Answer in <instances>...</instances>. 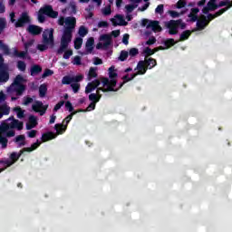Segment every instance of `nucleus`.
<instances>
[{"mask_svg": "<svg viewBox=\"0 0 232 232\" xmlns=\"http://www.w3.org/2000/svg\"><path fill=\"white\" fill-rule=\"evenodd\" d=\"M137 72L140 75H144L148 72V67L145 61H140L137 64Z\"/></svg>", "mask_w": 232, "mask_h": 232, "instance_id": "5701e85b", "label": "nucleus"}, {"mask_svg": "<svg viewBox=\"0 0 232 232\" xmlns=\"http://www.w3.org/2000/svg\"><path fill=\"white\" fill-rule=\"evenodd\" d=\"M41 72H43V67H41V65L39 64H34L33 66H31L30 75L32 77H35V75H39Z\"/></svg>", "mask_w": 232, "mask_h": 232, "instance_id": "393cba45", "label": "nucleus"}, {"mask_svg": "<svg viewBox=\"0 0 232 232\" xmlns=\"http://www.w3.org/2000/svg\"><path fill=\"white\" fill-rule=\"evenodd\" d=\"M71 88L72 89L73 93H79V91L81 90V83L72 82L71 84Z\"/></svg>", "mask_w": 232, "mask_h": 232, "instance_id": "49530a36", "label": "nucleus"}, {"mask_svg": "<svg viewBox=\"0 0 232 232\" xmlns=\"http://www.w3.org/2000/svg\"><path fill=\"white\" fill-rule=\"evenodd\" d=\"M207 6H208V10H210V12H215V10H218V4H216L215 2H208L207 4Z\"/></svg>", "mask_w": 232, "mask_h": 232, "instance_id": "79ce46f5", "label": "nucleus"}, {"mask_svg": "<svg viewBox=\"0 0 232 232\" xmlns=\"http://www.w3.org/2000/svg\"><path fill=\"white\" fill-rule=\"evenodd\" d=\"M223 14H226V9H220L219 11L216 12L214 14H208L207 17V23L209 24L213 19H217V17H220Z\"/></svg>", "mask_w": 232, "mask_h": 232, "instance_id": "4be33fe9", "label": "nucleus"}, {"mask_svg": "<svg viewBox=\"0 0 232 232\" xmlns=\"http://www.w3.org/2000/svg\"><path fill=\"white\" fill-rule=\"evenodd\" d=\"M28 34H31V35H41L43 34V27H39L35 24H30L27 27Z\"/></svg>", "mask_w": 232, "mask_h": 232, "instance_id": "a211bd4d", "label": "nucleus"}, {"mask_svg": "<svg viewBox=\"0 0 232 232\" xmlns=\"http://www.w3.org/2000/svg\"><path fill=\"white\" fill-rule=\"evenodd\" d=\"M175 44L176 42L173 38H169L164 42V46H166V48H171V46H175Z\"/></svg>", "mask_w": 232, "mask_h": 232, "instance_id": "ea45409f", "label": "nucleus"}, {"mask_svg": "<svg viewBox=\"0 0 232 232\" xmlns=\"http://www.w3.org/2000/svg\"><path fill=\"white\" fill-rule=\"evenodd\" d=\"M39 146H41V142L39 141V140H36V142L33 143L31 145V147H27V148H24L22 149L19 153L17 152H12L9 159H11V161L14 162V164H15V162L18 161L19 159H21V156L27 151L28 153H31V151H35V150H37V148H39Z\"/></svg>", "mask_w": 232, "mask_h": 232, "instance_id": "423d86ee", "label": "nucleus"}, {"mask_svg": "<svg viewBox=\"0 0 232 232\" xmlns=\"http://www.w3.org/2000/svg\"><path fill=\"white\" fill-rule=\"evenodd\" d=\"M65 108L66 110H68V111H70V113H73L74 111L73 105H72V102L70 101H67L65 102Z\"/></svg>", "mask_w": 232, "mask_h": 232, "instance_id": "3c124183", "label": "nucleus"}, {"mask_svg": "<svg viewBox=\"0 0 232 232\" xmlns=\"http://www.w3.org/2000/svg\"><path fill=\"white\" fill-rule=\"evenodd\" d=\"M46 14L41 13V11H38V21L39 23H44V21H46V16H44Z\"/></svg>", "mask_w": 232, "mask_h": 232, "instance_id": "6e6d98bb", "label": "nucleus"}, {"mask_svg": "<svg viewBox=\"0 0 232 232\" xmlns=\"http://www.w3.org/2000/svg\"><path fill=\"white\" fill-rule=\"evenodd\" d=\"M82 47V38H81V37L75 38V40H74L75 50H81Z\"/></svg>", "mask_w": 232, "mask_h": 232, "instance_id": "4c0bfd02", "label": "nucleus"}, {"mask_svg": "<svg viewBox=\"0 0 232 232\" xmlns=\"http://www.w3.org/2000/svg\"><path fill=\"white\" fill-rule=\"evenodd\" d=\"M128 55H129V53L128 51H121V53H120V56H119V61H121V63H124V61H126V59H128Z\"/></svg>", "mask_w": 232, "mask_h": 232, "instance_id": "37998d69", "label": "nucleus"}, {"mask_svg": "<svg viewBox=\"0 0 232 232\" xmlns=\"http://www.w3.org/2000/svg\"><path fill=\"white\" fill-rule=\"evenodd\" d=\"M66 10H70L71 14H73L75 15V14H77V5L75 4V2H70L69 7L63 9V13L64 14Z\"/></svg>", "mask_w": 232, "mask_h": 232, "instance_id": "c756f323", "label": "nucleus"}, {"mask_svg": "<svg viewBox=\"0 0 232 232\" xmlns=\"http://www.w3.org/2000/svg\"><path fill=\"white\" fill-rule=\"evenodd\" d=\"M144 53H146V55H153L155 53V51H153L151 48L150 47H146L144 49Z\"/></svg>", "mask_w": 232, "mask_h": 232, "instance_id": "774afa93", "label": "nucleus"}, {"mask_svg": "<svg viewBox=\"0 0 232 232\" xmlns=\"http://www.w3.org/2000/svg\"><path fill=\"white\" fill-rule=\"evenodd\" d=\"M30 24V15L28 13H22L17 22L14 24L15 28H23L25 24Z\"/></svg>", "mask_w": 232, "mask_h": 232, "instance_id": "9b49d317", "label": "nucleus"}, {"mask_svg": "<svg viewBox=\"0 0 232 232\" xmlns=\"http://www.w3.org/2000/svg\"><path fill=\"white\" fill-rule=\"evenodd\" d=\"M145 64L148 68V70H151L152 68H155L156 64H157V60L153 59V58H148V56L145 57Z\"/></svg>", "mask_w": 232, "mask_h": 232, "instance_id": "a878e982", "label": "nucleus"}, {"mask_svg": "<svg viewBox=\"0 0 232 232\" xmlns=\"http://www.w3.org/2000/svg\"><path fill=\"white\" fill-rule=\"evenodd\" d=\"M3 115H10V107L6 104L0 106V119H3Z\"/></svg>", "mask_w": 232, "mask_h": 232, "instance_id": "cd10ccee", "label": "nucleus"}, {"mask_svg": "<svg viewBox=\"0 0 232 232\" xmlns=\"http://www.w3.org/2000/svg\"><path fill=\"white\" fill-rule=\"evenodd\" d=\"M34 102V98L25 97L24 98V106H28V104H32Z\"/></svg>", "mask_w": 232, "mask_h": 232, "instance_id": "e2e57ef3", "label": "nucleus"}, {"mask_svg": "<svg viewBox=\"0 0 232 232\" xmlns=\"http://www.w3.org/2000/svg\"><path fill=\"white\" fill-rule=\"evenodd\" d=\"M169 14L170 17H172L173 19H175L177 17H180V14L177 11H169Z\"/></svg>", "mask_w": 232, "mask_h": 232, "instance_id": "69168bd1", "label": "nucleus"}, {"mask_svg": "<svg viewBox=\"0 0 232 232\" xmlns=\"http://www.w3.org/2000/svg\"><path fill=\"white\" fill-rule=\"evenodd\" d=\"M147 28H151L152 32H162V27L160 26L159 21H150V23L147 25Z\"/></svg>", "mask_w": 232, "mask_h": 232, "instance_id": "412c9836", "label": "nucleus"}, {"mask_svg": "<svg viewBox=\"0 0 232 232\" xmlns=\"http://www.w3.org/2000/svg\"><path fill=\"white\" fill-rule=\"evenodd\" d=\"M52 75H53V71H52L50 69H45V71L42 74V78L46 79V77H50Z\"/></svg>", "mask_w": 232, "mask_h": 232, "instance_id": "09e8293b", "label": "nucleus"}, {"mask_svg": "<svg viewBox=\"0 0 232 232\" xmlns=\"http://www.w3.org/2000/svg\"><path fill=\"white\" fill-rule=\"evenodd\" d=\"M114 17L111 19L113 26H128V22H126L123 15L116 14Z\"/></svg>", "mask_w": 232, "mask_h": 232, "instance_id": "ddd939ff", "label": "nucleus"}, {"mask_svg": "<svg viewBox=\"0 0 232 232\" xmlns=\"http://www.w3.org/2000/svg\"><path fill=\"white\" fill-rule=\"evenodd\" d=\"M72 31H69V29H63L60 47L57 50L58 55H62V53H64L65 50H68V44L72 43Z\"/></svg>", "mask_w": 232, "mask_h": 232, "instance_id": "7ed1b4c3", "label": "nucleus"}, {"mask_svg": "<svg viewBox=\"0 0 232 232\" xmlns=\"http://www.w3.org/2000/svg\"><path fill=\"white\" fill-rule=\"evenodd\" d=\"M0 144L4 150L6 149L8 147V139L5 136H0Z\"/></svg>", "mask_w": 232, "mask_h": 232, "instance_id": "a18cd8bd", "label": "nucleus"}, {"mask_svg": "<svg viewBox=\"0 0 232 232\" xmlns=\"http://www.w3.org/2000/svg\"><path fill=\"white\" fill-rule=\"evenodd\" d=\"M155 13L162 15V14H164V5L162 4L159 5L155 9Z\"/></svg>", "mask_w": 232, "mask_h": 232, "instance_id": "8fccbe9b", "label": "nucleus"}, {"mask_svg": "<svg viewBox=\"0 0 232 232\" xmlns=\"http://www.w3.org/2000/svg\"><path fill=\"white\" fill-rule=\"evenodd\" d=\"M16 66L20 72H26V63L18 61Z\"/></svg>", "mask_w": 232, "mask_h": 232, "instance_id": "c03bdc74", "label": "nucleus"}, {"mask_svg": "<svg viewBox=\"0 0 232 232\" xmlns=\"http://www.w3.org/2000/svg\"><path fill=\"white\" fill-rule=\"evenodd\" d=\"M109 82H111V81L115 82V86H117V77H119V74L117 73V70H115V67L111 65L109 70Z\"/></svg>", "mask_w": 232, "mask_h": 232, "instance_id": "aec40b11", "label": "nucleus"}, {"mask_svg": "<svg viewBox=\"0 0 232 232\" xmlns=\"http://www.w3.org/2000/svg\"><path fill=\"white\" fill-rule=\"evenodd\" d=\"M100 41H103L104 43V46H106L107 48L110 47V45L111 44V35L110 34H102L100 36Z\"/></svg>", "mask_w": 232, "mask_h": 232, "instance_id": "bb28decb", "label": "nucleus"}, {"mask_svg": "<svg viewBox=\"0 0 232 232\" xmlns=\"http://www.w3.org/2000/svg\"><path fill=\"white\" fill-rule=\"evenodd\" d=\"M43 43L37 45V50L40 52H45V50H48V46H51V48H53L55 44V41L53 40V28L44 30L43 34Z\"/></svg>", "mask_w": 232, "mask_h": 232, "instance_id": "f03ea898", "label": "nucleus"}, {"mask_svg": "<svg viewBox=\"0 0 232 232\" xmlns=\"http://www.w3.org/2000/svg\"><path fill=\"white\" fill-rule=\"evenodd\" d=\"M46 92H48V87L46 84H41L39 87V96L40 97H46Z\"/></svg>", "mask_w": 232, "mask_h": 232, "instance_id": "72a5a7b5", "label": "nucleus"}, {"mask_svg": "<svg viewBox=\"0 0 232 232\" xmlns=\"http://www.w3.org/2000/svg\"><path fill=\"white\" fill-rule=\"evenodd\" d=\"M99 86H101V80L99 79L89 82L85 87V93H92V92H93V90H95L96 88H99Z\"/></svg>", "mask_w": 232, "mask_h": 232, "instance_id": "f3484780", "label": "nucleus"}, {"mask_svg": "<svg viewBox=\"0 0 232 232\" xmlns=\"http://www.w3.org/2000/svg\"><path fill=\"white\" fill-rule=\"evenodd\" d=\"M23 81H24V78H23V76L18 74L14 78V82L10 85L8 90L11 92H15L16 95L18 97H21V95H23V93H24V90H26V86H24V84H23Z\"/></svg>", "mask_w": 232, "mask_h": 232, "instance_id": "39448f33", "label": "nucleus"}, {"mask_svg": "<svg viewBox=\"0 0 232 232\" xmlns=\"http://www.w3.org/2000/svg\"><path fill=\"white\" fill-rule=\"evenodd\" d=\"M186 5H188V2L186 0H179L176 6L177 8L180 9V8H184Z\"/></svg>", "mask_w": 232, "mask_h": 232, "instance_id": "603ef678", "label": "nucleus"}, {"mask_svg": "<svg viewBox=\"0 0 232 232\" xmlns=\"http://www.w3.org/2000/svg\"><path fill=\"white\" fill-rule=\"evenodd\" d=\"M27 54H28V51H26V50L22 51V52H19V50H17V49L14 50V57H19L20 59H24Z\"/></svg>", "mask_w": 232, "mask_h": 232, "instance_id": "473e14b6", "label": "nucleus"}, {"mask_svg": "<svg viewBox=\"0 0 232 232\" xmlns=\"http://www.w3.org/2000/svg\"><path fill=\"white\" fill-rule=\"evenodd\" d=\"M97 78V69L91 67L88 73V80L92 81V79Z\"/></svg>", "mask_w": 232, "mask_h": 232, "instance_id": "f704fd0d", "label": "nucleus"}, {"mask_svg": "<svg viewBox=\"0 0 232 232\" xmlns=\"http://www.w3.org/2000/svg\"><path fill=\"white\" fill-rule=\"evenodd\" d=\"M102 14L103 15H111V7L108 6V7H104L102 10Z\"/></svg>", "mask_w": 232, "mask_h": 232, "instance_id": "bf43d9fd", "label": "nucleus"}, {"mask_svg": "<svg viewBox=\"0 0 232 232\" xmlns=\"http://www.w3.org/2000/svg\"><path fill=\"white\" fill-rule=\"evenodd\" d=\"M14 142L17 143L18 148L26 146V137L24 135H18L14 138Z\"/></svg>", "mask_w": 232, "mask_h": 232, "instance_id": "b1692460", "label": "nucleus"}, {"mask_svg": "<svg viewBox=\"0 0 232 232\" xmlns=\"http://www.w3.org/2000/svg\"><path fill=\"white\" fill-rule=\"evenodd\" d=\"M208 17L206 15H201L200 19H198L196 26L198 32H202V30L206 29V26H208Z\"/></svg>", "mask_w": 232, "mask_h": 232, "instance_id": "4468645a", "label": "nucleus"}, {"mask_svg": "<svg viewBox=\"0 0 232 232\" xmlns=\"http://www.w3.org/2000/svg\"><path fill=\"white\" fill-rule=\"evenodd\" d=\"M40 13L44 14V15H46L47 17H50L51 19H57V17H59V12L54 11L53 6L50 5H45L41 7Z\"/></svg>", "mask_w": 232, "mask_h": 232, "instance_id": "1a4fd4ad", "label": "nucleus"}, {"mask_svg": "<svg viewBox=\"0 0 232 232\" xmlns=\"http://www.w3.org/2000/svg\"><path fill=\"white\" fill-rule=\"evenodd\" d=\"M8 81H10L8 67H0V83L8 82Z\"/></svg>", "mask_w": 232, "mask_h": 232, "instance_id": "2eb2a0df", "label": "nucleus"}, {"mask_svg": "<svg viewBox=\"0 0 232 232\" xmlns=\"http://www.w3.org/2000/svg\"><path fill=\"white\" fill-rule=\"evenodd\" d=\"M65 24L64 30L73 32L75 30V24H77V19L75 17H67L65 18Z\"/></svg>", "mask_w": 232, "mask_h": 232, "instance_id": "dca6fc26", "label": "nucleus"}, {"mask_svg": "<svg viewBox=\"0 0 232 232\" xmlns=\"http://www.w3.org/2000/svg\"><path fill=\"white\" fill-rule=\"evenodd\" d=\"M29 124L35 128L37 126V118L34 115L29 116Z\"/></svg>", "mask_w": 232, "mask_h": 232, "instance_id": "de8ad7c7", "label": "nucleus"}, {"mask_svg": "<svg viewBox=\"0 0 232 232\" xmlns=\"http://www.w3.org/2000/svg\"><path fill=\"white\" fill-rule=\"evenodd\" d=\"M102 87L97 88V93H101V92H103V93H107L108 92H117L119 89H115V82L111 81L110 82V78L102 77L101 78Z\"/></svg>", "mask_w": 232, "mask_h": 232, "instance_id": "0eeeda50", "label": "nucleus"}, {"mask_svg": "<svg viewBox=\"0 0 232 232\" xmlns=\"http://www.w3.org/2000/svg\"><path fill=\"white\" fill-rule=\"evenodd\" d=\"M97 103L91 102L88 107L85 109V111H92V110H95V106Z\"/></svg>", "mask_w": 232, "mask_h": 232, "instance_id": "338daca9", "label": "nucleus"}, {"mask_svg": "<svg viewBox=\"0 0 232 232\" xmlns=\"http://www.w3.org/2000/svg\"><path fill=\"white\" fill-rule=\"evenodd\" d=\"M165 26L168 28L169 35H177L179 28L186 30V23H183L182 19L169 20L165 24Z\"/></svg>", "mask_w": 232, "mask_h": 232, "instance_id": "20e7f679", "label": "nucleus"}, {"mask_svg": "<svg viewBox=\"0 0 232 232\" xmlns=\"http://www.w3.org/2000/svg\"><path fill=\"white\" fill-rule=\"evenodd\" d=\"M64 53H63V59H70V57H72L73 55V51L72 50H65L63 51Z\"/></svg>", "mask_w": 232, "mask_h": 232, "instance_id": "5fc2aeb1", "label": "nucleus"}, {"mask_svg": "<svg viewBox=\"0 0 232 232\" xmlns=\"http://www.w3.org/2000/svg\"><path fill=\"white\" fill-rule=\"evenodd\" d=\"M55 139V134L53 132H45L42 135V141L48 142V140H53Z\"/></svg>", "mask_w": 232, "mask_h": 232, "instance_id": "c85d7f7f", "label": "nucleus"}, {"mask_svg": "<svg viewBox=\"0 0 232 232\" xmlns=\"http://www.w3.org/2000/svg\"><path fill=\"white\" fill-rule=\"evenodd\" d=\"M78 34L80 37H86V35H88V29L84 25H81Z\"/></svg>", "mask_w": 232, "mask_h": 232, "instance_id": "c9c22d12", "label": "nucleus"}, {"mask_svg": "<svg viewBox=\"0 0 232 232\" xmlns=\"http://www.w3.org/2000/svg\"><path fill=\"white\" fill-rule=\"evenodd\" d=\"M6 18L5 17H0V34L5 32V29L6 28Z\"/></svg>", "mask_w": 232, "mask_h": 232, "instance_id": "58836bf2", "label": "nucleus"}, {"mask_svg": "<svg viewBox=\"0 0 232 232\" xmlns=\"http://www.w3.org/2000/svg\"><path fill=\"white\" fill-rule=\"evenodd\" d=\"M73 115H77V111L71 112L64 120L66 121V125L63 123H57L54 125V130H56L58 135H63L64 131H66V129L68 128V124H70V121L73 119Z\"/></svg>", "mask_w": 232, "mask_h": 232, "instance_id": "6e6552de", "label": "nucleus"}, {"mask_svg": "<svg viewBox=\"0 0 232 232\" xmlns=\"http://www.w3.org/2000/svg\"><path fill=\"white\" fill-rule=\"evenodd\" d=\"M64 106V101H60L53 108V111H59Z\"/></svg>", "mask_w": 232, "mask_h": 232, "instance_id": "052dcab7", "label": "nucleus"}, {"mask_svg": "<svg viewBox=\"0 0 232 232\" xmlns=\"http://www.w3.org/2000/svg\"><path fill=\"white\" fill-rule=\"evenodd\" d=\"M14 110L18 119H24V111L21 107H15Z\"/></svg>", "mask_w": 232, "mask_h": 232, "instance_id": "e433bc0d", "label": "nucleus"}, {"mask_svg": "<svg viewBox=\"0 0 232 232\" xmlns=\"http://www.w3.org/2000/svg\"><path fill=\"white\" fill-rule=\"evenodd\" d=\"M84 79V76L82 74L76 76H63L62 79V84H72V82H81Z\"/></svg>", "mask_w": 232, "mask_h": 232, "instance_id": "f8f14e48", "label": "nucleus"}, {"mask_svg": "<svg viewBox=\"0 0 232 232\" xmlns=\"http://www.w3.org/2000/svg\"><path fill=\"white\" fill-rule=\"evenodd\" d=\"M229 0H224L221 1L218 4V8H222V6H227L226 8H227V6H229Z\"/></svg>", "mask_w": 232, "mask_h": 232, "instance_id": "4d7b16f0", "label": "nucleus"}, {"mask_svg": "<svg viewBox=\"0 0 232 232\" xmlns=\"http://www.w3.org/2000/svg\"><path fill=\"white\" fill-rule=\"evenodd\" d=\"M95 44V39L93 37L88 38L85 44V55L92 53L93 52V45Z\"/></svg>", "mask_w": 232, "mask_h": 232, "instance_id": "6ab92c4d", "label": "nucleus"}, {"mask_svg": "<svg viewBox=\"0 0 232 232\" xmlns=\"http://www.w3.org/2000/svg\"><path fill=\"white\" fill-rule=\"evenodd\" d=\"M24 124L23 121H20L19 120H13L10 123L8 122H3L0 125V131L2 133H5V139H11V137H15V130H18V131H21L23 130Z\"/></svg>", "mask_w": 232, "mask_h": 232, "instance_id": "f257e3e1", "label": "nucleus"}, {"mask_svg": "<svg viewBox=\"0 0 232 232\" xmlns=\"http://www.w3.org/2000/svg\"><path fill=\"white\" fill-rule=\"evenodd\" d=\"M1 50L4 52L5 55H10V48L5 44H4V45H2Z\"/></svg>", "mask_w": 232, "mask_h": 232, "instance_id": "680f3d73", "label": "nucleus"}, {"mask_svg": "<svg viewBox=\"0 0 232 232\" xmlns=\"http://www.w3.org/2000/svg\"><path fill=\"white\" fill-rule=\"evenodd\" d=\"M32 109L35 111V113H40L41 116L46 113L48 110V105H44L41 101H35L32 105Z\"/></svg>", "mask_w": 232, "mask_h": 232, "instance_id": "9d476101", "label": "nucleus"}, {"mask_svg": "<svg viewBox=\"0 0 232 232\" xmlns=\"http://www.w3.org/2000/svg\"><path fill=\"white\" fill-rule=\"evenodd\" d=\"M72 64H76V66H81V64H82L81 56H75L73 58Z\"/></svg>", "mask_w": 232, "mask_h": 232, "instance_id": "13d9d810", "label": "nucleus"}, {"mask_svg": "<svg viewBox=\"0 0 232 232\" xmlns=\"http://www.w3.org/2000/svg\"><path fill=\"white\" fill-rule=\"evenodd\" d=\"M191 36V31L190 30H186L181 33L179 35V41H188L189 37Z\"/></svg>", "mask_w": 232, "mask_h": 232, "instance_id": "2f4dec72", "label": "nucleus"}, {"mask_svg": "<svg viewBox=\"0 0 232 232\" xmlns=\"http://www.w3.org/2000/svg\"><path fill=\"white\" fill-rule=\"evenodd\" d=\"M188 17L192 23H196V21L198 20V15H197L193 13L188 14Z\"/></svg>", "mask_w": 232, "mask_h": 232, "instance_id": "0e129e2a", "label": "nucleus"}, {"mask_svg": "<svg viewBox=\"0 0 232 232\" xmlns=\"http://www.w3.org/2000/svg\"><path fill=\"white\" fill-rule=\"evenodd\" d=\"M35 43V40L32 39L24 44V50L28 53V50L34 46V44Z\"/></svg>", "mask_w": 232, "mask_h": 232, "instance_id": "a19ab883", "label": "nucleus"}, {"mask_svg": "<svg viewBox=\"0 0 232 232\" xmlns=\"http://www.w3.org/2000/svg\"><path fill=\"white\" fill-rule=\"evenodd\" d=\"M129 55H130V57H135L136 55H139V49H137V48H131V49H130V51H129Z\"/></svg>", "mask_w": 232, "mask_h": 232, "instance_id": "864d4df0", "label": "nucleus"}, {"mask_svg": "<svg viewBox=\"0 0 232 232\" xmlns=\"http://www.w3.org/2000/svg\"><path fill=\"white\" fill-rule=\"evenodd\" d=\"M102 97V94L101 93H91L89 95V101H91L92 102H94V104H97V102H99V101H101V98Z\"/></svg>", "mask_w": 232, "mask_h": 232, "instance_id": "7c9ffc66", "label": "nucleus"}]
</instances>
